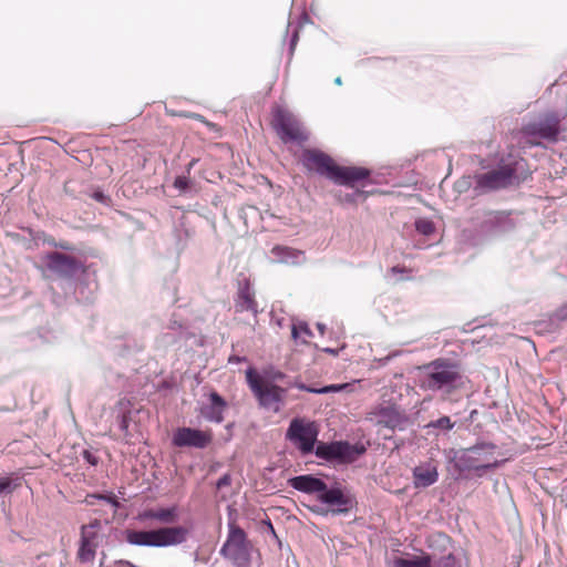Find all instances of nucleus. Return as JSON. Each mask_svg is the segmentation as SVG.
Returning <instances> with one entry per match:
<instances>
[{"mask_svg": "<svg viewBox=\"0 0 567 567\" xmlns=\"http://www.w3.org/2000/svg\"><path fill=\"white\" fill-rule=\"evenodd\" d=\"M495 450L494 443L482 441L466 449L444 450V456L457 474L455 478L471 471L481 477L485 471L495 470L504 464L505 460L495 457Z\"/></svg>", "mask_w": 567, "mask_h": 567, "instance_id": "1", "label": "nucleus"}, {"mask_svg": "<svg viewBox=\"0 0 567 567\" xmlns=\"http://www.w3.org/2000/svg\"><path fill=\"white\" fill-rule=\"evenodd\" d=\"M422 388L451 394L465 386L467 378L461 367L449 359H435L422 367Z\"/></svg>", "mask_w": 567, "mask_h": 567, "instance_id": "2", "label": "nucleus"}, {"mask_svg": "<svg viewBox=\"0 0 567 567\" xmlns=\"http://www.w3.org/2000/svg\"><path fill=\"white\" fill-rule=\"evenodd\" d=\"M189 530L185 526H163L155 529L137 530L126 529L125 540L132 546L138 547H171L185 543Z\"/></svg>", "mask_w": 567, "mask_h": 567, "instance_id": "3", "label": "nucleus"}, {"mask_svg": "<svg viewBox=\"0 0 567 567\" xmlns=\"http://www.w3.org/2000/svg\"><path fill=\"white\" fill-rule=\"evenodd\" d=\"M560 118L556 113H545L522 127V138L530 146H538L542 141L556 142Z\"/></svg>", "mask_w": 567, "mask_h": 567, "instance_id": "4", "label": "nucleus"}, {"mask_svg": "<svg viewBox=\"0 0 567 567\" xmlns=\"http://www.w3.org/2000/svg\"><path fill=\"white\" fill-rule=\"evenodd\" d=\"M109 520L92 519L80 527V540L76 557L81 563H92L96 556V549L106 539L105 528Z\"/></svg>", "mask_w": 567, "mask_h": 567, "instance_id": "5", "label": "nucleus"}, {"mask_svg": "<svg viewBox=\"0 0 567 567\" xmlns=\"http://www.w3.org/2000/svg\"><path fill=\"white\" fill-rule=\"evenodd\" d=\"M520 165V162H514L501 165L489 172L475 175V189L480 193H487L518 184L519 178L516 173Z\"/></svg>", "mask_w": 567, "mask_h": 567, "instance_id": "6", "label": "nucleus"}, {"mask_svg": "<svg viewBox=\"0 0 567 567\" xmlns=\"http://www.w3.org/2000/svg\"><path fill=\"white\" fill-rule=\"evenodd\" d=\"M250 390L254 392L259 406L267 412L279 413L285 404L287 390L259 380L250 368Z\"/></svg>", "mask_w": 567, "mask_h": 567, "instance_id": "7", "label": "nucleus"}, {"mask_svg": "<svg viewBox=\"0 0 567 567\" xmlns=\"http://www.w3.org/2000/svg\"><path fill=\"white\" fill-rule=\"evenodd\" d=\"M365 451L362 444H350L347 441H333L330 443H318L315 453L317 457L328 462L352 463L358 456L365 453Z\"/></svg>", "mask_w": 567, "mask_h": 567, "instance_id": "8", "label": "nucleus"}, {"mask_svg": "<svg viewBox=\"0 0 567 567\" xmlns=\"http://www.w3.org/2000/svg\"><path fill=\"white\" fill-rule=\"evenodd\" d=\"M220 554L236 567H248V547L244 529L233 524L229 525V535Z\"/></svg>", "mask_w": 567, "mask_h": 567, "instance_id": "9", "label": "nucleus"}, {"mask_svg": "<svg viewBox=\"0 0 567 567\" xmlns=\"http://www.w3.org/2000/svg\"><path fill=\"white\" fill-rule=\"evenodd\" d=\"M274 127L282 142H305L308 134L299 120L291 113L278 109L274 114Z\"/></svg>", "mask_w": 567, "mask_h": 567, "instance_id": "10", "label": "nucleus"}, {"mask_svg": "<svg viewBox=\"0 0 567 567\" xmlns=\"http://www.w3.org/2000/svg\"><path fill=\"white\" fill-rule=\"evenodd\" d=\"M317 436L318 430L315 424L305 423L300 419H293L287 430V439L295 443L302 454L316 450Z\"/></svg>", "mask_w": 567, "mask_h": 567, "instance_id": "11", "label": "nucleus"}, {"mask_svg": "<svg viewBox=\"0 0 567 567\" xmlns=\"http://www.w3.org/2000/svg\"><path fill=\"white\" fill-rule=\"evenodd\" d=\"M49 271L60 278L72 279L83 270L81 260L60 251H50L43 257Z\"/></svg>", "mask_w": 567, "mask_h": 567, "instance_id": "12", "label": "nucleus"}, {"mask_svg": "<svg viewBox=\"0 0 567 567\" xmlns=\"http://www.w3.org/2000/svg\"><path fill=\"white\" fill-rule=\"evenodd\" d=\"M515 223L506 212H487L478 225V231L484 237H497L512 231Z\"/></svg>", "mask_w": 567, "mask_h": 567, "instance_id": "13", "label": "nucleus"}, {"mask_svg": "<svg viewBox=\"0 0 567 567\" xmlns=\"http://www.w3.org/2000/svg\"><path fill=\"white\" fill-rule=\"evenodd\" d=\"M317 498L322 504L329 505L331 513L337 515L347 514L355 504L354 497L339 484L330 488L326 485V489Z\"/></svg>", "mask_w": 567, "mask_h": 567, "instance_id": "14", "label": "nucleus"}, {"mask_svg": "<svg viewBox=\"0 0 567 567\" xmlns=\"http://www.w3.org/2000/svg\"><path fill=\"white\" fill-rule=\"evenodd\" d=\"M212 436L198 429L181 427L173 435V444L177 447L205 449Z\"/></svg>", "mask_w": 567, "mask_h": 567, "instance_id": "15", "label": "nucleus"}, {"mask_svg": "<svg viewBox=\"0 0 567 567\" xmlns=\"http://www.w3.org/2000/svg\"><path fill=\"white\" fill-rule=\"evenodd\" d=\"M302 157L307 168L316 169L318 174L324 175L331 181L337 164L329 155L318 150H306Z\"/></svg>", "mask_w": 567, "mask_h": 567, "instance_id": "16", "label": "nucleus"}, {"mask_svg": "<svg viewBox=\"0 0 567 567\" xmlns=\"http://www.w3.org/2000/svg\"><path fill=\"white\" fill-rule=\"evenodd\" d=\"M370 174V171L364 167L337 165L331 181L334 184L354 188L359 182L369 178Z\"/></svg>", "mask_w": 567, "mask_h": 567, "instance_id": "17", "label": "nucleus"}, {"mask_svg": "<svg viewBox=\"0 0 567 567\" xmlns=\"http://www.w3.org/2000/svg\"><path fill=\"white\" fill-rule=\"evenodd\" d=\"M136 518L143 523L154 520L164 525H171L176 523L178 519V508L175 505L168 507L145 508L138 513Z\"/></svg>", "mask_w": 567, "mask_h": 567, "instance_id": "18", "label": "nucleus"}, {"mask_svg": "<svg viewBox=\"0 0 567 567\" xmlns=\"http://www.w3.org/2000/svg\"><path fill=\"white\" fill-rule=\"evenodd\" d=\"M289 485L296 491L306 494H321L326 489V483L313 475L306 474L289 478Z\"/></svg>", "mask_w": 567, "mask_h": 567, "instance_id": "19", "label": "nucleus"}, {"mask_svg": "<svg viewBox=\"0 0 567 567\" xmlns=\"http://www.w3.org/2000/svg\"><path fill=\"white\" fill-rule=\"evenodd\" d=\"M437 480V467L430 462L420 464L413 468V484L416 488L429 487L435 484Z\"/></svg>", "mask_w": 567, "mask_h": 567, "instance_id": "20", "label": "nucleus"}, {"mask_svg": "<svg viewBox=\"0 0 567 567\" xmlns=\"http://www.w3.org/2000/svg\"><path fill=\"white\" fill-rule=\"evenodd\" d=\"M225 406V400L217 392H212L209 403L200 408V415L209 422L220 423L224 420Z\"/></svg>", "mask_w": 567, "mask_h": 567, "instance_id": "21", "label": "nucleus"}, {"mask_svg": "<svg viewBox=\"0 0 567 567\" xmlns=\"http://www.w3.org/2000/svg\"><path fill=\"white\" fill-rule=\"evenodd\" d=\"M378 424L391 430H403L406 416L393 406H383L377 412Z\"/></svg>", "mask_w": 567, "mask_h": 567, "instance_id": "22", "label": "nucleus"}, {"mask_svg": "<svg viewBox=\"0 0 567 567\" xmlns=\"http://www.w3.org/2000/svg\"><path fill=\"white\" fill-rule=\"evenodd\" d=\"M238 292L235 300L236 312L248 310V277L244 272H239L236 278Z\"/></svg>", "mask_w": 567, "mask_h": 567, "instance_id": "23", "label": "nucleus"}, {"mask_svg": "<svg viewBox=\"0 0 567 567\" xmlns=\"http://www.w3.org/2000/svg\"><path fill=\"white\" fill-rule=\"evenodd\" d=\"M271 252L280 262H296L301 255L300 251H296L291 248L281 246L274 247Z\"/></svg>", "mask_w": 567, "mask_h": 567, "instance_id": "24", "label": "nucleus"}, {"mask_svg": "<svg viewBox=\"0 0 567 567\" xmlns=\"http://www.w3.org/2000/svg\"><path fill=\"white\" fill-rule=\"evenodd\" d=\"M130 422H131V410L128 406L124 405V403H120L118 412L116 415V424L121 432L124 434V436L130 435Z\"/></svg>", "mask_w": 567, "mask_h": 567, "instance_id": "25", "label": "nucleus"}, {"mask_svg": "<svg viewBox=\"0 0 567 567\" xmlns=\"http://www.w3.org/2000/svg\"><path fill=\"white\" fill-rule=\"evenodd\" d=\"M394 567H432V558L427 555L414 559L399 558L395 560Z\"/></svg>", "mask_w": 567, "mask_h": 567, "instance_id": "26", "label": "nucleus"}, {"mask_svg": "<svg viewBox=\"0 0 567 567\" xmlns=\"http://www.w3.org/2000/svg\"><path fill=\"white\" fill-rule=\"evenodd\" d=\"M103 501L112 505L115 509L121 507V503L117 499V497L112 493H105V494H89L85 498V502L87 505H94V501Z\"/></svg>", "mask_w": 567, "mask_h": 567, "instance_id": "27", "label": "nucleus"}, {"mask_svg": "<svg viewBox=\"0 0 567 567\" xmlns=\"http://www.w3.org/2000/svg\"><path fill=\"white\" fill-rule=\"evenodd\" d=\"M254 522L258 525L260 532L262 533H269L272 536L276 537V533L274 529V526L270 522V519L266 516L265 513H262L260 509L257 511L255 517L252 518Z\"/></svg>", "mask_w": 567, "mask_h": 567, "instance_id": "28", "label": "nucleus"}, {"mask_svg": "<svg viewBox=\"0 0 567 567\" xmlns=\"http://www.w3.org/2000/svg\"><path fill=\"white\" fill-rule=\"evenodd\" d=\"M454 425H455V423L452 422L450 416H442L437 420H434V421H431L430 423H427L425 425V429H427V430L434 429V430H440L443 432H449L454 427Z\"/></svg>", "mask_w": 567, "mask_h": 567, "instance_id": "29", "label": "nucleus"}, {"mask_svg": "<svg viewBox=\"0 0 567 567\" xmlns=\"http://www.w3.org/2000/svg\"><path fill=\"white\" fill-rule=\"evenodd\" d=\"M20 485L19 478L0 477V495H11Z\"/></svg>", "mask_w": 567, "mask_h": 567, "instance_id": "30", "label": "nucleus"}, {"mask_svg": "<svg viewBox=\"0 0 567 567\" xmlns=\"http://www.w3.org/2000/svg\"><path fill=\"white\" fill-rule=\"evenodd\" d=\"M417 233L424 236H431L435 231L434 223L429 218H419L414 223Z\"/></svg>", "mask_w": 567, "mask_h": 567, "instance_id": "31", "label": "nucleus"}, {"mask_svg": "<svg viewBox=\"0 0 567 567\" xmlns=\"http://www.w3.org/2000/svg\"><path fill=\"white\" fill-rule=\"evenodd\" d=\"M367 198V193L361 189H355L352 193H346L344 195H339V200L341 203H357L359 200H364Z\"/></svg>", "mask_w": 567, "mask_h": 567, "instance_id": "32", "label": "nucleus"}, {"mask_svg": "<svg viewBox=\"0 0 567 567\" xmlns=\"http://www.w3.org/2000/svg\"><path fill=\"white\" fill-rule=\"evenodd\" d=\"M342 388H343V385H337V384L327 385V386H323L321 389L310 388V386H307L305 384H301L299 386V389H301V390H303L306 392L318 393V394L330 393V392H339Z\"/></svg>", "mask_w": 567, "mask_h": 567, "instance_id": "33", "label": "nucleus"}, {"mask_svg": "<svg viewBox=\"0 0 567 567\" xmlns=\"http://www.w3.org/2000/svg\"><path fill=\"white\" fill-rule=\"evenodd\" d=\"M455 565V557L452 553H449L447 555H444L440 557L439 559L434 560L432 567H454Z\"/></svg>", "mask_w": 567, "mask_h": 567, "instance_id": "34", "label": "nucleus"}, {"mask_svg": "<svg viewBox=\"0 0 567 567\" xmlns=\"http://www.w3.org/2000/svg\"><path fill=\"white\" fill-rule=\"evenodd\" d=\"M299 332H302L303 334L308 337H312V332L307 323H300L299 326H292L291 334L295 340L298 339Z\"/></svg>", "mask_w": 567, "mask_h": 567, "instance_id": "35", "label": "nucleus"}, {"mask_svg": "<svg viewBox=\"0 0 567 567\" xmlns=\"http://www.w3.org/2000/svg\"><path fill=\"white\" fill-rule=\"evenodd\" d=\"M189 178L186 176H177L174 181V187L178 189L181 193H184L187 190L189 186Z\"/></svg>", "mask_w": 567, "mask_h": 567, "instance_id": "36", "label": "nucleus"}, {"mask_svg": "<svg viewBox=\"0 0 567 567\" xmlns=\"http://www.w3.org/2000/svg\"><path fill=\"white\" fill-rule=\"evenodd\" d=\"M91 197L94 200H96V202H99L101 204H104V205H109L110 202H111V198L106 194H104V192H102L100 189L94 190L92 193Z\"/></svg>", "mask_w": 567, "mask_h": 567, "instance_id": "37", "label": "nucleus"}, {"mask_svg": "<svg viewBox=\"0 0 567 567\" xmlns=\"http://www.w3.org/2000/svg\"><path fill=\"white\" fill-rule=\"evenodd\" d=\"M298 40H299V28H298V25H295L292 28V33H291L290 43H289L290 54H293V51H295L296 45L298 43Z\"/></svg>", "mask_w": 567, "mask_h": 567, "instance_id": "38", "label": "nucleus"}, {"mask_svg": "<svg viewBox=\"0 0 567 567\" xmlns=\"http://www.w3.org/2000/svg\"><path fill=\"white\" fill-rule=\"evenodd\" d=\"M83 458L93 466L99 463V458L87 450L83 451Z\"/></svg>", "mask_w": 567, "mask_h": 567, "instance_id": "39", "label": "nucleus"}, {"mask_svg": "<svg viewBox=\"0 0 567 567\" xmlns=\"http://www.w3.org/2000/svg\"><path fill=\"white\" fill-rule=\"evenodd\" d=\"M181 115L184 116V117L193 118V120H196L198 122L208 124V122L205 120V117L203 115L198 114V113L184 112Z\"/></svg>", "mask_w": 567, "mask_h": 567, "instance_id": "40", "label": "nucleus"}, {"mask_svg": "<svg viewBox=\"0 0 567 567\" xmlns=\"http://www.w3.org/2000/svg\"><path fill=\"white\" fill-rule=\"evenodd\" d=\"M231 482L230 476L228 474L223 475L217 482L216 487L223 488L224 486L229 485Z\"/></svg>", "mask_w": 567, "mask_h": 567, "instance_id": "41", "label": "nucleus"}, {"mask_svg": "<svg viewBox=\"0 0 567 567\" xmlns=\"http://www.w3.org/2000/svg\"><path fill=\"white\" fill-rule=\"evenodd\" d=\"M245 360H246L245 357L240 358V357H237V355H230L229 359H228V362L229 363H234V362H240V361H245Z\"/></svg>", "mask_w": 567, "mask_h": 567, "instance_id": "42", "label": "nucleus"}, {"mask_svg": "<svg viewBox=\"0 0 567 567\" xmlns=\"http://www.w3.org/2000/svg\"><path fill=\"white\" fill-rule=\"evenodd\" d=\"M197 162H198V159H197V158H193V159L188 163L187 168H186V171H187V173H188V174H189L190 169H192V168L197 164Z\"/></svg>", "mask_w": 567, "mask_h": 567, "instance_id": "43", "label": "nucleus"}, {"mask_svg": "<svg viewBox=\"0 0 567 567\" xmlns=\"http://www.w3.org/2000/svg\"><path fill=\"white\" fill-rule=\"evenodd\" d=\"M322 351L326 352V353L333 354V355L338 354V350L332 349V348H324V349H322Z\"/></svg>", "mask_w": 567, "mask_h": 567, "instance_id": "44", "label": "nucleus"}, {"mask_svg": "<svg viewBox=\"0 0 567 567\" xmlns=\"http://www.w3.org/2000/svg\"><path fill=\"white\" fill-rule=\"evenodd\" d=\"M317 329L319 330V332H320L321 334H323V333H324V330H326V326H324L323 323L318 322V323H317Z\"/></svg>", "mask_w": 567, "mask_h": 567, "instance_id": "45", "label": "nucleus"}, {"mask_svg": "<svg viewBox=\"0 0 567 567\" xmlns=\"http://www.w3.org/2000/svg\"><path fill=\"white\" fill-rule=\"evenodd\" d=\"M470 184L468 179H463L457 183L458 187L467 186Z\"/></svg>", "mask_w": 567, "mask_h": 567, "instance_id": "46", "label": "nucleus"}, {"mask_svg": "<svg viewBox=\"0 0 567 567\" xmlns=\"http://www.w3.org/2000/svg\"><path fill=\"white\" fill-rule=\"evenodd\" d=\"M391 271H392V272H402V271H403V268H400V267L395 266V267H392V268H391Z\"/></svg>", "mask_w": 567, "mask_h": 567, "instance_id": "47", "label": "nucleus"}, {"mask_svg": "<svg viewBox=\"0 0 567 567\" xmlns=\"http://www.w3.org/2000/svg\"><path fill=\"white\" fill-rule=\"evenodd\" d=\"M249 307H250V311H257L256 308H255V302L254 300L250 298V303H249Z\"/></svg>", "mask_w": 567, "mask_h": 567, "instance_id": "48", "label": "nucleus"}, {"mask_svg": "<svg viewBox=\"0 0 567 567\" xmlns=\"http://www.w3.org/2000/svg\"><path fill=\"white\" fill-rule=\"evenodd\" d=\"M334 83H336L337 85H341V84H342V80H341V78H340V76L336 78V79H334Z\"/></svg>", "mask_w": 567, "mask_h": 567, "instance_id": "49", "label": "nucleus"}, {"mask_svg": "<svg viewBox=\"0 0 567 567\" xmlns=\"http://www.w3.org/2000/svg\"><path fill=\"white\" fill-rule=\"evenodd\" d=\"M244 373H245L246 380L248 381V368L245 369Z\"/></svg>", "mask_w": 567, "mask_h": 567, "instance_id": "50", "label": "nucleus"}]
</instances>
